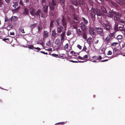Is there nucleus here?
<instances>
[{
  "instance_id": "nucleus-1",
  "label": "nucleus",
  "mask_w": 125,
  "mask_h": 125,
  "mask_svg": "<svg viewBox=\"0 0 125 125\" xmlns=\"http://www.w3.org/2000/svg\"><path fill=\"white\" fill-rule=\"evenodd\" d=\"M95 29L98 34L101 36H103L104 32L103 29L101 27H96Z\"/></svg>"
},
{
  "instance_id": "nucleus-2",
  "label": "nucleus",
  "mask_w": 125,
  "mask_h": 125,
  "mask_svg": "<svg viewBox=\"0 0 125 125\" xmlns=\"http://www.w3.org/2000/svg\"><path fill=\"white\" fill-rule=\"evenodd\" d=\"M89 12L92 20H94L95 19V16L96 14L94 9H92L89 11Z\"/></svg>"
},
{
  "instance_id": "nucleus-3",
  "label": "nucleus",
  "mask_w": 125,
  "mask_h": 125,
  "mask_svg": "<svg viewBox=\"0 0 125 125\" xmlns=\"http://www.w3.org/2000/svg\"><path fill=\"white\" fill-rule=\"evenodd\" d=\"M101 10L100 11L101 14L104 15V14H107L108 12L104 6H102L101 8Z\"/></svg>"
},
{
  "instance_id": "nucleus-4",
  "label": "nucleus",
  "mask_w": 125,
  "mask_h": 125,
  "mask_svg": "<svg viewBox=\"0 0 125 125\" xmlns=\"http://www.w3.org/2000/svg\"><path fill=\"white\" fill-rule=\"evenodd\" d=\"M85 25L83 22H81L80 24V28L83 31H85L86 30V26Z\"/></svg>"
},
{
  "instance_id": "nucleus-5",
  "label": "nucleus",
  "mask_w": 125,
  "mask_h": 125,
  "mask_svg": "<svg viewBox=\"0 0 125 125\" xmlns=\"http://www.w3.org/2000/svg\"><path fill=\"white\" fill-rule=\"evenodd\" d=\"M89 31L90 35H94L95 34V30L94 28L92 27H90L89 28Z\"/></svg>"
},
{
  "instance_id": "nucleus-6",
  "label": "nucleus",
  "mask_w": 125,
  "mask_h": 125,
  "mask_svg": "<svg viewBox=\"0 0 125 125\" xmlns=\"http://www.w3.org/2000/svg\"><path fill=\"white\" fill-rule=\"evenodd\" d=\"M30 13L32 16L35 15V9L33 7H30Z\"/></svg>"
},
{
  "instance_id": "nucleus-7",
  "label": "nucleus",
  "mask_w": 125,
  "mask_h": 125,
  "mask_svg": "<svg viewBox=\"0 0 125 125\" xmlns=\"http://www.w3.org/2000/svg\"><path fill=\"white\" fill-rule=\"evenodd\" d=\"M65 31H64L60 35L61 37V43L62 44L64 42V39L65 37Z\"/></svg>"
},
{
  "instance_id": "nucleus-8",
  "label": "nucleus",
  "mask_w": 125,
  "mask_h": 125,
  "mask_svg": "<svg viewBox=\"0 0 125 125\" xmlns=\"http://www.w3.org/2000/svg\"><path fill=\"white\" fill-rule=\"evenodd\" d=\"M59 26L57 28V31L58 33H60L63 30V27L62 26Z\"/></svg>"
},
{
  "instance_id": "nucleus-9",
  "label": "nucleus",
  "mask_w": 125,
  "mask_h": 125,
  "mask_svg": "<svg viewBox=\"0 0 125 125\" xmlns=\"http://www.w3.org/2000/svg\"><path fill=\"white\" fill-rule=\"evenodd\" d=\"M76 33L77 34L78 36H80L81 35H83L82 31L79 28L76 29Z\"/></svg>"
},
{
  "instance_id": "nucleus-10",
  "label": "nucleus",
  "mask_w": 125,
  "mask_h": 125,
  "mask_svg": "<svg viewBox=\"0 0 125 125\" xmlns=\"http://www.w3.org/2000/svg\"><path fill=\"white\" fill-rule=\"evenodd\" d=\"M87 42L90 46L92 44V38L91 37H90L87 40Z\"/></svg>"
},
{
  "instance_id": "nucleus-11",
  "label": "nucleus",
  "mask_w": 125,
  "mask_h": 125,
  "mask_svg": "<svg viewBox=\"0 0 125 125\" xmlns=\"http://www.w3.org/2000/svg\"><path fill=\"white\" fill-rule=\"evenodd\" d=\"M111 39V36L110 35H108L105 39V42H106L107 44L109 42Z\"/></svg>"
},
{
  "instance_id": "nucleus-12",
  "label": "nucleus",
  "mask_w": 125,
  "mask_h": 125,
  "mask_svg": "<svg viewBox=\"0 0 125 125\" xmlns=\"http://www.w3.org/2000/svg\"><path fill=\"white\" fill-rule=\"evenodd\" d=\"M112 11L114 14H116V15L117 16L119 17H121L122 16V15L121 13H119L118 12L114 11L113 9L112 10Z\"/></svg>"
},
{
  "instance_id": "nucleus-13",
  "label": "nucleus",
  "mask_w": 125,
  "mask_h": 125,
  "mask_svg": "<svg viewBox=\"0 0 125 125\" xmlns=\"http://www.w3.org/2000/svg\"><path fill=\"white\" fill-rule=\"evenodd\" d=\"M48 5H46L43 7V12L45 13H47L48 12Z\"/></svg>"
},
{
  "instance_id": "nucleus-14",
  "label": "nucleus",
  "mask_w": 125,
  "mask_h": 125,
  "mask_svg": "<svg viewBox=\"0 0 125 125\" xmlns=\"http://www.w3.org/2000/svg\"><path fill=\"white\" fill-rule=\"evenodd\" d=\"M104 26L105 27V29L107 31H109L110 28V25L107 24H104Z\"/></svg>"
},
{
  "instance_id": "nucleus-15",
  "label": "nucleus",
  "mask_w": 125,
  "mask_h": 125,
  "mask_svg": "<svg viewBox=\"0 0 125 125\" xmlns=\"http://www.w3.org/2000/svg\"><path fill=\"white\" fill-rule=\"evenodd\" d=\"M62 25L64 26L66 25V20L64 16H63L62 17Z\"/></svg>"
},
{
  "instance_id": "nucleus-16",
  "label": "nucleus",
  "mask_w": 125,
  "mask_h": 125,
  "mask_svg": "<svg viewBox=\"0 0 125 125\" xmlns=\"http://www.w3.org/2000/svg\"><path fill=\"white\" fill-rule=\"evenodd\" d=\"M83 32V39L86 40L87 39V32L85 31Z\"/></svg>"
},
{
  "instance_id": "nucleus-17",
  "label": "nucleus",
  "mask_w": 125,
  "mask_h": 125,
  "mask_svg": "<svg viewBox=\"0 0 125 125\" xmlns=\"http://www.w3.org/2000/svg\"><path fill=\"white\" fill-rule=\"evenodd\" d=\"M41 10L40 9H39L35 13V15H36L37 16H40V13H41Z\"/></svg>"
},
{
  "instance_id": "nucleus-18",
  "label": "nucleus",
  "mask_w": 125,
  "mask_h": 125,
  "mask_svg": "<svg viewBox=\"0 0 125 125\" xmlns=\"http://www.w3.org/2000/svg\"><path fill=\"white\" fill-rule=\"evenodd\" d=\"M52 35L53 37H55L57 34L56 32L55 29H53L52 31Z\"/></svg>"
},
{
  "instance_id": "nucleus-19",
  "label": "nucleus",
  "mask_w": 125,
  "mask_h": 125,
  "mask_svg": "<svg viewBox=\"0 0 125 125\" xmlns=\"http://www.w3.org/2000/svg\"><path fill=\"white\" fill-rule=\"evenodd\" d=\"M54 22V20H51L50 21V30H51V29L53 27V23Z\"/></svg>"
},
{
  "instance_id": "nucleus-20",
  "label": "nucleus",
  "mask_w": 125,
  "mask_h": 125,
  "mask_svg": "<svg viewBox=\"0 0 125 125\" xmlns=\"http://www.w3.org/2000/svg\"><path fill=\"white\" fill-rule=\"evenodd\" d=\"M17 19V17L16 16H12L10 19L11 21H16Z\"/></svg>"
},
{
  "instance_id": "nucleus-21",
  "label": "nucleus",
  "mask_w": 125,
  "mask_h": 125,
  "mask_svg": "<svg viewBox=\"0 0 125 125\" xmlns=\"http://www.w3.org/2000/svg\"><path fill=\"white\" fill-rule=\"evenodd\" d=\"M95 11L96 12V14L97 15L98 17V18H101L102 17V16L100 13L98 11L97 9H96L95 10Z\"/></svg>"
},
{
  "instance_id": "nucleus-22",
  "label": "nucleus",
  "mask_w": 125,
  "mask_h": 125,
  "mask_svg": "<svg viewBox=\"0 0 125 125\" xmlns=\"http://www.w3.org/2000/svg\"><path fill=\"white\" fill-rule=\"evenodd\" d=\"M3 40L6 42H7L8 43H10V42H11L12 41L11 40H10V39L9 38H4Z\"/></svg>"
},
{
  "instance_id": "nucleus-23",
  "label": "nucleus",
  "mask_w": 125,
  "mask_h": 125,
  "mask_svg": "<svg viewBox=\"0 0 125 125\" xmlns=\"http://www.w3.org/2000/svg\"><path fill=\"white\" fill-rule=\"evenodd\" d=\"M82 19L83 20L84 23V24L87 25L88 23V21L86 20L85 18L83 17H82Z\"/></svg>"
},
{
  "instance_id": "nucleus-24",
  "label": "nucleus",
  "mask_w": 125,
  "mask_h": 125,
  "mask_svg": "<svg viewBox=\"0 0 125 125\" xmlns=\"http://www.w3.org/2000/svg\"><path fill=\"white\" fill-rule=\"evenodd\" d=\"M60 40L58 38L57 39L55 42V44L57 45H58L60 43Z\"/></svg>"
},
{
  "instance_id": "nucleus-25",
  "label": "nucleus",
  "mask_w": 125,
  "mask_h": 125,
  "mask_svg": "<svg viewBox=\"0 0 125 125\" xmlns=\"http://www.w3.org/2000/svg\"><path fill=\"white\" fill-rule=\"evenodd\" d=\"M28 9L27 8H25L24 10L23 14L25 15H27L28 13Z\"/></svg>"
},
{
  "instance_id": "nucleus-26",
  "label": "nucleus",
  "mask_w": 125,
  "mask_h": 125,
  "mask_svg": "<svg viewBox=\"0 0 125 125\" xmlns=\"http://www.w3.org/2000/svg\"><path fill=\"white\" fill-rule=\"evenodd\" d=\"M44 37L45 38L47 37L49 35V32L47 31H44Z\"/></svg>"
},
{
  "instance_id": "nucleus-27",
  "label": "nucleus",
  "mask_w": 125,
  "mask_h": 125,
  "mask_svg": "<svg viewBox=\"0 0 125 125\" xmlns=\"http://www.w3.org/2000/svg\"><path fill=\"white\" fill-rule=\"evenodd\" d=\"M61 20V18H59L58 19H56V25L58 26L60 25V21Z\"/></svg>"
},
{
  "instance_id": "nucleus-28",
  "label": "nucleus",
  "mask_w": 125,
  "mask_h": 125,
  "mask_svg": "<svg viewBox=\"0 0 125 125\" xmlns=\"http://www.w3.org/2000/svg\"><path fill=\"white\" fill-rule=\"evenodd\" d=\"M72 1L74 5H75L76 6H77L78 4L76 0H72Z\"/></svg>"
},
{
  "instance_id": "nucleus-29",
  "label": "nucleus",
  "mask_w": 125,
  "mask_h": 125,
  "mask_svg": "<svg viewBox=\"0 0 125 125\" xmlns=\"http://www.w3.org/2000/svg\"><path fill=\"white\" fill-rule=\"evenodd\" d=\"M119 31H122V33L125 30V28H124L123 27L119 26Z\"/></svg>"
},
{
  "instance_id": "nucleus-30",
  "label": "nucleus",
  "mask_w": 125,
  "mask_h": 125,
  "mask_svg": "<svg viewBox=\"0 0 125 125\" xmlns=\"http://www.w3.org/2000/svg\"><path fill=\"white\" fill-rule=\"evenodd\" d=\"M108 14V15H107L108 17L110 18H112L113 17V15L111 12L109 11Z\"/></svg>"
},
{
  "instance_id": "nucleus-31",
  "label": "nucleus",
  "mask_w": 125,
  "mask_h": 125,
  "mask_svg": "<svg viewBox=\"0 0 125 125\" xmlns=\"http://www.w3.org/2000/svg\"><path fill=\"white\" fill-rule=\"evenodd\" d=\"M114 29L115 31L116 32L118 31H119L118 29V25L117 24H115L114 27Z\"/></svg>"
},
{
  "instance_id": "nucleus-32",
  "label": "nucleus",
  "mask_w": 125,
  "mask_h": 125,
  "mask_svg": "<svg viewBox=\"0 0 125 125\" xmlns=\"http://www.w3.org/2000/svg\"><path fill=\"white\" fill-rule=\"evenodd\" d=\"M49 7L51 10H54V6L51 3L50 4Z\"/></svg>"
},
{
  "instance_id": "nucleus-33",
  "label": "nucleus",
  "mask_w": 125,
  "mask_h": 125,
  "mask_svg": "<svg viewBox=\"0 0 125 125\" xmlns=\"http://www.w3.org/2000/svg\"><path fill=\"white\" fill-rule=\"evenodd\" d=\"M110 2L111 3V4L113 5L114 6H115L116 7H118V5L117 4L113 2L112 1V0H110Z\"/></svg>"
},
{
  "instance_id": "nucleus-34",
  "label": "nucleus",
  "mask_w": 125,
  "mask_h": 125,
  "mask_svg": "<svg viewBox=\"0 0 125 125\" xmlns=\"http://www.w3.org/2000/svg\"><path fill=\"white\" fill-rule=\"evenodd\" d=\"M13 5L12 6L14 8H16L17 6H18V3L17 2H15L13 3Z\"/></svg>"
},
{
  "instance_id": "nucleus-35",
  "label": "nucleus",
  "mask_w": 125,
  "mask_h": 125,
  "mask_svg": "<svg viewBox=\"0 0 125 125\" xmlns=\"http://www.w3.org/2000/svg\"><path fill=\"white\" fill-rule=\"evenodd\" d=\"M123 36L121 35H118L117 37V40H121Z\"/></svg>"
},
{
  "instance_id": "nucleus-36",
  "label": "nucleus",
  "mask_w": 125,
  "mask_h": 125,
  "mask_svg": "<svg viewBox=\"0 0 125 125\" xmlns=\"http://www.w3.org/2000/svg\"><path fill=\"white\" fill-rule=\"evenodd\" d=\"M36 23L34 24H33L31 25L30 26L31 28V29H33L36 26Z\"/></svg>"
},
{
  "instance_id": "nucleus-37",
  "label": "nucleus",
  "mask_w": 125,
  "mask_h": 125,
  "mask_svg": "<svg viewBox=\"0 0 125 125\" xmlns=\"http://www.w3.org/2000/svg\"><path fill=\"white\" fill-rule=\"evenodd\" d=\"M20 7H19L16 9L13 10L12 11L14 12L15 13L18 11Z\"/></svg>"
},
{
  "instance_id": "nucleus-38",
  "label": "nucleus",
  "mask_w": 125,
  "mask_h": 125,
  "mask_svg": "<svg viewBox=\"0 0 125 125\" xmlns=\"http://www.w3.org/2000/svg\"><path fill=\"white\" fill-rule=\"evenodd\" d=\"M71 31L70 30H68L67 33V35L68 36L70 35L71 34Z\"/></svg>"
},
{
  "instance_id": "nucleus-39",
  "label": "nucleus",
  "mask_w": 125,
  "mask_h": 125,
  "mask_svg": "<svg viewBox=\"0 0 125 125\" xmlns=\"http://www.w3.org/2000/svg\"><path fill=\"white\" fill-rule=\"evenodd\" d=\"M116 1L120 5H122L123 4L121 0H116Z\"/></svg>"
},
{
  "instance_id": "nucleus-40",
  "label": "nucleus",
  "mask_w": 125,
  "mask_h": 125,
  "mask_svg": "<svg viewBox=\"0 0 125 125\" xmlns=\"http://www.w3.org/2000/svg\"><path fill=\"white\" fill-rule=\"evenodd\" d=\"M79 3L80 5H83L84 4L83 0H79Z\"/></svg>"
},
{
  "instance_id": "nucleus-41",
  "label": "nucleus",
  "mask_w": 125,
  "mask_h": 125,
  "mask_svg": "<svg viewBox=\"0 0 125 125\" xmlns=\"http://www.w3.org/2000/svg\"><path fill=\"white\" fill-rule=\"evenodd\" d=\"M70 8L72 10V11H74V7L73 6H72L71 5L70 6Z\"/></svg>"
},
{
  "instance_id": "nucleus-42",
  "label": "nucleus",
  "mask_w": 125,
  "mask_h": 125,
  "mask_svg": "<svg viewBox=\"0 0 125 125\" xmlns=\"http://www.w3.org/2000/svg\"><path fill=\"white\" fill-rule=\"evenodd\" d=\"M73 18L76 21H78L79 19L77 17V16H73Z\"/></svg>"
},
{
  "instance_id": "nucleus-43",
  "label": "nucleus",
  "mask_w": 125,
  "mask_h": 125,
  "mask_svg": "<svg viewBox=\"0 0 125 125\" xmlns=\"http://www.w3.org/2000/svg\"><path fill=\"white\" fill-rule=\"evenodd\" d=\"M65 122H61L57 123L55 125H59V124L62 125H63V124H65Z\"/></svg>"
},
{
  "instance_id": "nucleus-44",
  "label": "nucleus",
  "mask_w": 125,
  "mask_h": 125,
  "mask_svg": "<svg viewBox=\"0 0 125 125\" xmlns=\"http://www.w3.org/2000/svg\"><path fill=\"white\" fill-rule=\"evenodd\" d=\"M113 53H115H115H116V52L118 51V49L115 48H113Z\"/></svg>"
},
{
  "instance_id": "nucleus-45",
  "label": "nucleus",
  "mask_w": 125,
  "mask_h": 125,
  "mask_svg": "<svg viewBox=\"0 0 125 125\" xmlns=\"http://www.w3.org/2000/svg\"><path fill=\"white\" fill-rule=\"evenodd\" d=\"M52 3L53 6H55L56 5V2L54 0H52Z\"/></svg>"
},
{
  "instance_id": "nucleus-46",
  "label": "nucleus",
  "mask_w": 125,
  "mask_h": 125,
  "mask_svg": "<svg viewBox=\"0 0 125 125\" xmlns=\"http://www.w3.org/2000/svg\"><path fill=\"white\" fill-rule=\"evenodd\" d=\"M117 44V43L116 42H113L111 44V46H115Z\"/></svg>"
},
{
  "instance_id": "nucleus-47",
  "label": "nucleus",
  "mask_w": 125,
  "mask_h": 125,
  "mask_svg": "<svg viewBox=\"0 0 125 125\" xmlns=\"http://www.w3.org/2000/svg\"><path fill=\"white\" fill-rule=\"evenodd\" d=\"M28 48L31 49H32L33 48H34L33 45H31L28 46Z\"/></svg>"
},
{
  "instance_id": "nucleus-48",
  "label": "nucleus",
  "mask_w": 125,
  "mask_h": 125,
  "mask_svg": "<svg viewBox=\"0 0 125 125\" xmlns=\"http://www.w3.org/2000/svg\"><path fill=\"white\" fill-rule=\"evenodd\" d=\"M69 45L68 43H67L64 46V48L65 49H67Z\"/></svg>"
},
{
  "instance_id": "nucleus-49",
  "label": "nucleus",
  "mask_w": 125,
  "mask_h": 125,
  "mask_svg": "<svg viewBox=\"0 0 125 125\" xmlns=\"http://www.w3.org/2000/svg\"><path fill=\"white\" fill-rule=\"evenodd\" d=\"M52 55L53 57H57L58 56V54L53 53L52 54Z\"/></svg>"
},
{
  "instance_id": "nucleus-50",
  "label": "nucleus",
  "mask_w": 125,
  "mask_h": 125,
  "mask_svg": "<svg viewBox=\"0 0 125 125\" xmlns=\"http://www.w3.org/2000/svg\"><path fill=\"white\" fill-rule=\"evenodd\" d=\"M114 18H115L116 19V20H119L120 19V18L119 17L117 16L116 15L114 16Z\"/></svg>"
},
{
  "instance_id": "nucleus-51",
  "label": "nucleus",
  "mask_w": 125,
  "mask_h": 125,
  "mask_svg": "<svg viewBox=\"0 0 125 125\" xmlns=\"http://www.w3.org/2000/svg\"><path fill=\"white\" fill-rule=\"evenodd\" d=\"M87 49L86 47V46L85 45H84L82 51H83L85 52H86V50H87Z\"/></svg>"
},
{
  "instance_id": "nucleus-52",
  "label": "nucleus",
  "mask_w": 125,
  "mask_h": 125,
  "mask_svg": "<svg viewBox=\"0 0 125 125\" xmlns=\"http://www.w3.org/2000/svg\"><path fill=\"white\" fill-rule=\"evenodd\" d=\"M112 51L109 50L107 54L108 55H111L112 54Z\"/></svg>"
},
{
  "instance_id": "nucleus-53",
  "label": "nucleus",
  "mask_w": 125,
  "mask_h": 125,
  "mask_svg": "<svg viewBox=\"0 0 125 125\" xmlns=\"http://www.w3.org/2000/svg\"><path fill=\"white\" fill-rule=\"evenodd\" d=\"M5 22H8L9 20L7 16H5Z\"/></svg>"
},
{
  "instance_id": "nucleus-54",
  "label": "nucleus",
  "mask_w": 125,
  "mask_h": 125,
  "mask_svg": "<svg viewBox=\"0 0 125 125\" xmlns=\"http://www.w3.org/2000/svg\"><path fill=\"white\" fill-rule=\"evenodd\" d=\"M38 30L39 31H40L42 29V27L41 25H40L38 27Z\"/></svg>"
},
{
  "instance_id": "nucleus-55",
  "label": "nucleus",
  "mask_w": 125,
  "mask_h": 125,
  "mask_svg": "<svg viewBox=\"0 0 125 125\" xmlns=\"http://www.w3.org/2000/svg\"><path fill=\"white\" fill-rule=\"evenodd\" d=\"M83 57V60L85 58L87 59L88 58V55H86L84 56Z\"/></svg>"
},
{
  "instance_id": "nucleus-56",
  "label": "nucleus",
  "mask_w": 125,
  "mask_h": 125,
  "mask_svg": "<svg viewBox=\"0 0 125 125\" xmlns=\"http://www.w3.org/2000/svg\"><path fill=\"white\" fill-rule=\"evenodd\" d=\"M77 47L80 50L81 49L82 46H81L80 45L78 44Z\"/></svg>"
},
{
  "instance_id": "nucleus-57",
  "label": "nucleus",
  "mask_w": 125,
  "mask_h": 125,
  "mask_svg": "<svg viewBox=\"0 0 125 125\" xmlns=\"http://www.w3.org/2000/svg\"><path fill=\"white\" fill-rule=\"evenodd\" d=\"M21 32L23 33H24L25 32L24 31V29L23 28L21 29Z\"/></svg>"
},
{
  "instance_id": "nucleus-58",
  "label": "nucleus",
  "mask_w": 125,
  "mask_h": 125,
  "mask_svg": "<svg viewBox=\"0 0 125 125\" xmlns=\"http://www.w3.org/2000/svg\"><path fill=\"white\" fill-rule=\"evenodd\" d=\"M70 62H73V63H77V62H78L77 61H73V60H70Z\"/></svg>"
},
{
  "instance_id": "nucleus-59",
  "label": "nucleus",
  "mask_w": 125,
  "mask_h": 125,
  "mask_svg": "<svg viewBox=\"0 0 125 125\" xmlns=\"http://www.w3.org/2000/svg\"><path fill=\"white\" fill-rule=\"evenodd\" d=\"M10 35L14 36V33L13 32H10Z\"/></svg>"
},
{
  "instance_id": "nucleus-60",
  "label": "nucleus",
  "mask_w": 125,
  "mask_h": 125,
  "mask_svg": "<svg viewBox=\"0 0 125 125\" xmlns=\"http://www.w3.org/2000/svg\"><path fill=\"white\" fill-rule=\"evenodd\" d=\"M42 3L46 4V2L45 0H42Z\"/></svg>"
},
{
  "instance_id": "nucleus-61",
  "label": "nucleus",
  "mask_w": 125,
  "mask_h": 125,
  "mask_svg": "<svg viewBox=\"0 0 125 125\" xmlns=\"http://www.w3.org/2000/svg\"><path fill=\"white\" fill-rule=\"evenodd\" d=\"M34 49H36L39 51H40L41 50V49L40 48L38 47L37 48L34 47Z\"/></svg>"
},
{
  "instance_id": "nucleus-62",
  "label": "nucleus",
  "mask_w": 125,
  "mask_h": 125,
  "mask_svg": "<svg viewBox=\"0 0 125 125\" xmlns=\"http://www.w3.org/2000/svg\"><path fill=\"white\" fill-rule=\"evenodd\" d=\"M78 58L79 59L81 60H83V57H81V56H78Z\"/></svg>"
},
{
  "instance_id": "nucleus-63",
  "label": "nucleus",
  "mask_w": 125,
  "mask_h": 125,
  "mask_svg": "<svg viewBox=\"0 0 125 125\" xmlns=\"http://www.w3.org/2000/svg\"><path fill=\"white\" fill-rule=\"evenodd\" d=\"M43 15H44V13H42L41 14V17H42V18L44 19V16Z\"/></svg>"
},
{
  "instance_id": "nucleus-64",
  "label": "nucleus",
  "mask_w": 125,
  "mask_h": 125,
  "mask_svg": "<svg viewBox=\"0 0 125 125\" xmlns=\"http://www.w3.org/2000/svg\"><path fill=\"white\" fill-rule=\"evenodd\" d=\"M115 34V32H113V33H111V36L112 37H114Z\"/></svg>"
}]
</instances>
